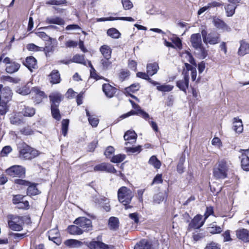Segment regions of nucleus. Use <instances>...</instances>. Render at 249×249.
Segmentation results:
<instances>
[{"instance_id": "nucleus-1", "label": "nucleus", "mask_w": 249, "mask_h": 249, "mask_svg": "<svg viewBox=\"0 0 249 249\" xmlns=\"http://www.w3.org/2000/svg\"><path fill=\"white\" fill-rule=\"evenodd\" d=\"M133 197L132 191L126 187H121L118 191V200L125 206V209L131 208V206L127 204L130 203Z\"/></svg>"}, {"instance_id": "nucleus-2", "label": "nucleus", "mask_w": 249, "mask_h": 249, "mask_svg": "<svg viewBox=\"0 0 249 249\" xmlns=\"http://www.w3.org/2000/svg\"><path fill=\"white\" fill-rule=\"evenodd\" d=\"M229 167L227 161L222 160L219 161L213 168L214 177L217 179H223L227 177Z\"/></svg>"}, {"instance_id": "nucleus-3", "label": "nucleus", "mask_w": 249, "mask_h": 249, "mask_svg": "<svg viewBox=\"0 0 249 249\" xmlns=\"http://www.w3.org/2000/svg\"><path fill=\"white\" fill-rule=\"evenodd\" d=\"M39 154L38 151L24 144L19 151V157L24 160H32Z\"/></svg>"}, {"instance_id": "nucleus-4", "label": "nucleus", "mask_w": 249, "mask_h": 249, "mask_svg": "<svg viewBox=\"0 0 249 249\" xmlns=\"http://www.w3.org/2000/svg\"><path fill=\"white\" fill-rule=\"evenodd\" d=\"M201 35L203 42L205 44L209 43L211 45H214L220 41V35L217 33H210L207 34V31L203 29L201 31Z\"/></svg>"}, {"instance_id": "nucleus-5", "label": "nucleus", "mask_w": 249, "mask_h": 249, "mask_svg": "<svg viewBox=\"0 0 249 249\" xmlns=\"http://www.w3.org/2000/svg\"><path fill=\"white\" fill-rule=\"evenodd\" d=\"M9 219L8 225L11 229L16 231H20L22 230L24 222L22 217L11 215Z\"/></svg>"}, {"instance_id": "nucleus-6", "label": "nucleus", "mask_w": 249, "mask_h": 249, "mask_svg": "<svg viewBox=\"0 0 249 249\" xmlns=\"http://www.w3.org/2000/svg\"><path fill=\"white\" fill-rule=\"evenodd\" d=\"M74 223L78 225L83 232H88L92 229L91 221L85 217L77 218L74 220Z\"/></svg>"}, {"instance_id": "nucleus-7", "label": "nucleus", "mask_w": 249, "mask_h": 249, "mask_svg": "<svg viewBox=\"0 0 249 249\" xmlns=\"http://www.w3.org/2000/svg\"><path fill=\"white\" fill-rule=\"evenodd\" d=\"M6 174L12 177H22L25 174V168L20 165H13L7 169Z\"/></svg>"}, {"instance_id": "nucleus-8", "label": "nucleus", "mask_w": 249, "mask_h": 249, "mask_svg": "<svg viewBox=\"0 0 249 249\" xmlns=\"http://www.w3.org/2000/svg\"><path fill=\"white\" fill-rule=\"evenodd\" d=\"M205 219H203V216L197 214L189 223L187 230L191 231L192 229H198L202 227L205 222Z\"/></svg>"}, {"instance_id": "nucleus-9", "label": "nucleus", "mask_w": 249, "mask_h": 249, "mask_svg": "<svg viewBox=\"0 0 249 249\" xmlns=\"http://www.w3.org/2000/svg\"><path fill=\"white\" fill-rule=\"evenodd\" d=\"M101 239V237H97V241H92L88 244V247L90 249H114L112 246H108L103 243L99 240Z\"/></svg>"}, {"instance_id": "nucleus-10", "label": "nucleus", "mask_w": 249, "mask_h": 249, "mask_svg": "<svg viewBox=\"0 0 249 249\" xmlns=\"http://www.w3.org/2000/svg\"><path fill=\"white\" fill-rule=\"evenodd\" d=\"M12 91L8 87H3L2 85H0V99L3 101H8L12 97Z\"/></svg>"}, {"instance_id": "nucleus-11", "label": "nucleus", "mask_w": 249, "mask_h": 249, "mask_svg": "<svg viewBox=\"0 0 249 249\" xmlns=\"http://www.w3.org/2000/svg\"><path fill=\"white\" fill-rule=\"evenodd\" d=\"M95 171H106L110 173H115L116 169L112 165L109 163H102L101 164L96 165L94 167Z\"/></svg>"}, {"instance_id": "nucleus-12", "label": "nucleus", "mask_w": 249, "mask_h": 249, "mask_svg": "<svg viewBox=\"0 0 249 249\" xmlns=\"http://www.w3.org/2000/svg\"><path fill=\"white\" fill-rule=\"evenodd\" d=\"M190 42L195 49H201L202 46L201 36L200 34H194L191 35Z\"/></svg>"}, {"instance_id": "nucleus-13", "label": "nucleus", "mask_w": 249, "mask_h": 249, "mask_svg": "<svg viewBox=\"0 0 249 249\" xmlns=\"http://www.w3.org/2000/svg\"><path fill=\"white\" fill-rule=\"evenodd\" d=\"M189 77L188 73H186L182 79L177 82V86L182 91L186 93V90L189 87Z\"/></svg>"}, {"instance_id": "nucleus-14", "label": "nucleus", "mask_w": 249, "mask_h": 249, "mask_svg": "<svg viewBox=\"0 0 249 249\" xmlns=\"http://www.w3.org/2000/svg\"><path fill=\"white\" fill-rule=\"evenodd\" d=\"M213 23L214 26L218 30H221L223 31L230 32L231 28L222 20L217 18H213Z\"/></svg>"}, {"instance_id": "nucleus-15", "label": "nucleus", "mask_w": 249, "mask_h": 249, "mask_svg": "<svg viewBox=\"0 0 249 249\" xmlns=\"http://www.w3.org/2000/svg\"><path fill=\"white\" fill-rule=\"evenodd\" d=\"M48 237L50 240L53 241L57 245H59L61 243L60 238V233L57 229H53L49 231L48 232Z\"/></svg>"}, {"instance_id": "nucleus-16", "label": "nucleus", "mask_w": 249, "mask_h": 249, "mask_svg": "<svg viewBox=\"0 0 249 249\" xmlns=\"http://www.w3.org/2000/svg\"><path fill=\"white\" fill-rule=\"evenodd\" d=\"M51 107H58L63 99L62 95L58 92L53 93L49 96Z\"/></svg>"}, {"instance_id": "nucleus-17", "label": "nucleus", "mask_w": 249, "mask_h": 249, "mask_svg": "<svg viewBox=\"0 0 249 249\" xmlns=\"http://www.w3.org/2000/svg\"><path fill=\"white\" fill-rule=\"evenodd\" d=\"M237 237L244 242H249V231L245 229H240L236 231Z\"/></svg>"}, {"instance_id": "nucleus-18", "label": "nucleus", "mask_w": 249, "mask_h": 249, "mask_svg": "<svg viewBox=\"0 0 249 249\" xmlns=\"http://www.w3.org/2000/svg\"><path fill=\"white\" fill-rule=\"evenodd\" d=\"M23 64L31 72L37 68V61L33 56L27 57Z\"/></svg>"}, {"instance_id": "nucleus-19", "label": "nucleus", "mask_w": 249, "mask_h": 249, "mask_svg": "<svg viewBox=\"0 0 249 249\" xmlns=\"http://www.w3.org/2000/svg\"><path fill=\"white\" fill-rule=\"evenodd\" d=\"M240 152H244L246 153L242 154L241 162L242 168L244 170L249 171V158L247 156V154H249V149L246 150H241Z\"/></svg>"}, {"instance_id": "nucleus-20", "label": "nucleus", "mask_w": 249, "mask_h": 249, "mask_svg": "<svg viewBox=\"0 0 249 249\" xmlns=\"http://www.w3.org/2000/svg\"><path fill=\"white\" fill-rule=\"evenodd\" d=\"M137 135L134 131H127L124 135V138L125 141L128 142L125 143V145H127L129 143H134L137 139Z\"/></svg>"}, {"instance_id": "nucleus-21", "label": "nucleus", "mask_w": 249, "mask_h": 249, "mask_svg": "<svg viewBox=\"0 0 249 249\" xmlns=\"http://www.w3.org/2000/svg\"><path fill=\"white\" fill-rule=\"evenodd\" d=\"M140 88V86L139 84L136 83L131 85L128 87H127L124 89V92L125 94H128V95L130 96L131 97H132L134 99H135L138 101H139V99L134 95H133L131 94L132 93H134L136 91H138Z\"/></svg>"}, {"instance_id": "nucleus-22", "label": "nucleus", "mask_w": 249, "mask_h": 249, "mask_svg": "<svg viewBox=\"0 0 249 249\" xmlns=\"http://www.w3.org/2000/svg\"><path fill=\"white\" fill-rule=\"evenodd\" d=\"M103 91L106 95L111 98L116 92V89L109 84H104L102 86Z\"/></svg>"}, {"instance_id": "nucleus-23", "label": "nucleus", "mask_w": 249, "mask_h": 249, "mask_svg": "<svg viewBox=\"0 0 249 249\" xmlns=\"http://www.w3.org/2000/svg\"><path fill=\"white\" fill-rule=\"evenodd\" d=\"M134 249H152V245L147 240L142 239L136 244Z\"/></svg>"}, {"instance_id": "nucleus-24", "label": "nucleus", "mask_w": 249, "mask_h": 249, "mask_svg": "<svg viewBox=\"0 0 249 249\" xmlns=\"http://www.w3.org/2000/svg\"><path fill=\"white\" fill-rule=\"evenodd\" d=\"M159 69V65L156 62L148 63L146 66V72L150 76H153L158 72Z\"/></svg>"}, {"instance_id": "nucleus-25", "label": "nucleus", "mask_w": 249, "mask_h": 249, "mask_svg": "<svg viewBox=\"0 0 249 249\" xmlns=\"http://www.w3.org/2000/svg\"><path fill=\"white\" fill-rule=\"evenodd\" d=\"M46 22L48 24H54L59 25H63L65 23L64 20L58 17H48L46 19Z\"/></svg>"}, {"instance_id": "nucleus-26", "label": "nucleus", "mask_w": 249, "mask_h": 249, "mask_svg": "<svg viewBox=\"0 0 249 249\" xmlns=\"http://www.w3.org/2000/svg\"><path fill=\"white\" fill-rule=\"evenodd\" d=\"M100 52L104 58L110 59L111 56L112 50L107 45H104L100 48Z\"/></svg>"}, {"instance_id": "nucleus-27", "label": "nucleus", "mask_w": 249, "mask_h": 249, "mask_svg": "<svg viewBox=\"0 0 249 249\" xmlns=\"http://www.w3.org/2000/svg\"><path fill=\"white\" fill-rule=\"evenodd\" d=\"M20 67L19 64L15 61H12L10 65L6 66L5 70L9 73H13L17 72L19 70Z\"/></svg>"}, {"instance_id": "nucleus-28", "label": "nucleus", "mask_w": 249, "mask_h": 249, "mask_svg": "<svg viewBox=\"0 0 249 249\" xmlns=\"http://www.w3.org/2000/svg\"><path fill=\"white\" fill-rule=\"evenodd\" d=\"M129 102L131 103L133 108L135 110H137L138 111H139V112L141 113V116L145 120H147L150 118L149 114L142 110L139 105L135 104L134 102L131 100H129Z\"/></svg>"}, {"instance_id": "nucleus-29", "label": "nucleus", "mask_w": 249, "mask_h": 249, "mask_svg": "<svg viewBox=\"0 0 249 249\" xmlns=\"http://www.w3.org/2000/svg\"><path fill=\"white\" fill-rule=\"evenodd\" d=\"M249 51V44L244 41H240V46L238 53L239 55L243 56L247 54Z\"/></svg>"}, {"instance_id": "nucleus-30", "label": "nucleus", "mask_w": 249, "mask_h": 249, "mask_svg": "<svg viewBox=\"0 0 249 249\" xmlns=\"http://www.w3.org/2000/svg\"><path fill=\"white\" fill-rule=\"evenodd\" d=\"M233 129L234 131L237 133H240L243 131V126L241 120L237 119V118H234Z\"/></svg>"}, {"instance_id": "nucleus-31", "label": "nucleus", "mask_w": 249, "mask_h": 249, "mask_svg": "<svg viewBox=\"0 0 249 249\" xmlns=\"http://www.w3.org/2000/svg\"><path fill=\"white\" fill-rule=\"evenodd\" d=\"M67 230L68 232L72 235H80L83 233L79 226L76 224L69 226Z\"/></svg>"}, {"instance_id": "nucleus-32", "label": "nucleus", "mask_w": 249, "mask_h": 249, "mask_svg": "<svg viewBox=\"0 0 249 249\" xmlns=\"http://www.w3.org/2000/svg\"><path fill=\"white\" fill-rule=\"evenodd\" d=\"M167 197V194L165 192H160L154 195L153 197V203L155 204H160Z\"/></svg>"}, {"instance_id": "nucleus-33", "label": "nucleus", "mask_w": 249, "mask_h": 249, "mask_svg": "<svg viewBox=\"0 0 249 249\" xmlns=\"http://www.w3.org/2000/svg\"><path fill=\"white\" fill-rule=\"evenodd\" d=\"M181 56L183 61H185V60H186L194 66L196 67V64L194 58L189 52L182 53Z\"/></svg>"}, {"instance_id": "nucleus-34", "label": "nucleus", "mask_w": 249, "mask_h": 249, "mask_svg": "<svg viewBox=\"0 0 249 249\" xmlns=\"http://www.w3.org/2000/svg\"><path fill=\"white\" fill-rule=\"evenodd\" d=\"M52 84H57L60 82V74L57 70H53L50 75Z\"/></svg>"}, {"instance_id": "nucleus-35", "label": "nucleus", "mask_w": 249, "mask_h": 249, "mask_svg": "<svg viewBox=\"0 0 249 249\" xmlns=\"http://www.w3.org/2000/svg\"><path fill=\"white\" fill-rule=\"evenodd\" d=\"M149 76H150V75L148 74L147 72H146V73L142 72H138L137 73V77L148 80L149 83H150L154 86L157 85L159 84V82H156V81L152 80L151 78H149Z\"/></svg>"}, {"instance_id": "nucleus-36", "label": "nucleus", "mask_w": 249, "mask_h": 249, "mask_svg": "<svg viewBox=\"0 0 249 249\" xmlns=\"http://www.w3.org/2000/svg\"><path fill=\"white\" fill-rule=\"evenodd\" d=\"M32 85L33 83L31 82L28 83L25 86L18 90V93L23 95H28V94L30 93L31 92L30 88H31Z\"/></svg>"}, {"instance_id": "nucleus-37", "label": "nucleus", "mask_w": 249, "mask_h": 249, "mask_svg": "<svg viewBox=\"0 0 249 249\" xmlns=\"http://www.w3.org/2000/svg\"><path fill=\"white\" fill-rule=\"evenodd\" d=\"M65 245L71 248H77L80 247L82 243L75 239H68L65 241Z\"/></svg>"}, {"instance_id": "nucleus-38", "label": "nucleus", "mask_w": 249, "mask_h": 249, "mask_svg": "<svg viewBox=\"0 0 249 249\" xmlns=\"http://www.w3.org/2000/svg\"><path fill=\"white\" fill-rule=\"evenodd\" d=\"M70 61L71 62L80 63L84 65H87V63L85 60L84 56L83 55L77 54L73 56L72 59L70 60Z\"/></svg>"}, {"instance_id": "nucleus-39", "label": "nucleus", "mask_w": 249, "mask_h": 249, "mask_svg": "<svg viewBox=\"0 0 249 249\" xmlns=\"http://www.w3.org/2000/svg\"><path fill=\"white\" fill-rule=\"evenodd\" d=\"M108 225L110 229L117 230L119 227V219L115 217H111L108 220Z\"/></svg>"}, {"instance_id": "nucleus-40", "label": "nucleus", "mask_w": 249, "mask_h": 249, "mask_svg": "<svg viewBox=\"0 0 249 249\" xmlns=\"http://www.w3.org/2000/svg\"><path fill=\"white\" fill-rule=\"evenodd\" d=\"M27 193V195L30 196H35L40 193L39 190L37 189L36 186L34 184H31L28 186Z\"/></svg>"}, {"instance_id": "nucleus-41", "label": "nucleus", "mask_w": 249, "mask_h": 249, "mask_svg": "<svg viewBox=\"0 0 249 249\" xmlns=\"http://www.w3.org/2000/svg\"><path fill=\"white\" fill-rule=\"evenodd\" d=\"M157 86V89L160 91L162 92H169L173 90L174 88V86L171 85L167 84H163L162 85H160V84Z\"/></svg>"}, {"instance_id": "nucleus-42", "label": "nucleus", "mask_w": 249, "mask_h": 249, "mask_svg": "<svg viewBox=\"0 0 249 249\" xmlns=\"http://www.w3.org/2000/svg\"><path fill=\"white\" fill-rule=\"evenodd\" d=\"M86 114L88 117V121L89 123L92 125L93 127H96L99 123V119L93 117V116L90 115L89 111L86 109Z\"/></svg>"}, {"instance_id": "nucleus-43", "label": "nucleus", "mask_w": 249, "mask_h": 249, "mask_svg": "<svg viewBox=\"0 0 249 249\" xmlns=\"http://www.w3.org/2000/svg\"><path fill=\"white\" fill-rule=\"evenodd\" d=\"M58 107H51V113L53 117L57 121H60L61 116Z\"/></svg>"}, {"instance_id": "nucleus-44", "label": "nucleus", "mask_w": 249, "mask_h": 249, "mask_svg": "<svg viewBox=\"0 0 249 249\" xmlns=\"http://www.w3.org/2000/svg\"><path fill=\"white\" fill-rule=\"evenodd\" d=\"M107 34L113 38H119L121 36L120 33L114 28L109 29L107 31Z\"/></svg>"}, {"instance_id": "nucleus-45", "label": "nucleus", "mask_w": 249, "mask_h": 249, "mask_svg": "<svg viewBox=\"0 0 249 249\" xmlns=\"http://www.w3.org/2000/svg\"><path fill=\"white\" fill-rule=\"evenodd\" d=\"M62 125V133L64 136H66L67 134L68 127L69 125V119H63L61 122Z\"/></svg>"}, {"instance_id": "nucleus-46", "label": "nucleus", "mask_w": 249, "mask_h": 249, "mask_svg": "<svg viewBox=\"0 0 249 249\" xmlns=\"http://www.w3.org/2000/svg\"><path fill=\"white\" fill-rule=\"evenodd\" d=\"M149 163L154 166L157 169H159L161 166L160 161L157 159L156 156H152L149 160Z\"/></svg>"}, {"instance_id": "nucleus-47", "label": "nucleus", "mask_w": 249, "mask_h": 249, "mask_svg": "<svg viewBox=\"0 0 249 249\" xmlns=\"http://www.w3.org/2000/svg\"><path fill=\"white\" fill-rule=\"evenodd\" d=\"M22 113L24 116L32 117L35 114V110L33 107H25L22 111Z\"/></svg>"}, {"instance_id": "nucleus-48", "label": "nucleus", "mask_w": 249, "mask_h": 249, "mask_svg": "<svg viewBox=\"0 0 249 249\" xmlns=\"http://www.w3.org/2000/svg\"><path fill=\"white\" fill-rule=\"evenodd\" d=\"M207 230L212 234L219 233L222 231V229L220 226L216 225L208 227Z\"/></svg>"}, {"instance_id": "nucleus-49", "label": "nucleus", "mask_w": 249, "mask_h": 249, "mask_svg": "<svg viewBox=\"0 0 249 249\" xmlns=\"http://www.w3.org/2000/svg\"><path fill=\"white\" fill-rule=\"evenodd\" d=\"M125 158V155L124 154H118L114 156L111 161L114 163H119L123 161Z\"/></svg>"}, {"instance_id": "nucleus-50", "label": "nucleus", "mask_w": 249, "mask_h": 249, "mask_svg": "<svg viewBox=\"0 0 249 249\" xmlns=\"http://www.w3.org/2000/svg\"><path fill=\"white\" fill-rule=\"evenodd\" d=\"M236 7L233 5L228 4L226 7L225 9L227 13V16L228 17L232 16L234 12Z\"/></svg>"}, {"instance_id": "nucleus-51", "label": "nucleus", "mask_w": 249, "mask_h": 249, "mask_svg": "<svg viewBox=\"0 0 249 249\" xmlns=\"http://www.w3.org/2000/svg\"><path fill=\"white\" fill-rule=\"evenodd\" d=\"M122 3L124 9L125 10L131 9L133 6L132 2L130 0H122Z\"/></svg>"}, {"instance_id": "nucleus-52", "label": "nucleus", "mask_w": 249, "mask_h": 249, "mask_svg": "<svg viewBox=\"0 0 249 249\" xmlns=\"http://www.w3.org/2000/svg\"><path fill=\"white\" fill-rule=\"evenodd\" d=\"M9 235L10 238L15 240L16 242H18L19 239L23 238L25 235L24 234L13 232L10 233Z\"/></svg>"}, {"instance_id": "nucleus-53", "label": "nucleus", "mask_w": 249, "mask_h": 249, "mask_svg": "<svg viewBox=\"0 0 249 249\" xmlns=\"http://www.w3.org/2000/svg\"><path fill=\"white\" fill-rule=\"evenodd\" d=\"M43 50L45 52L46 54L47 53L52 52L54 50V46L52 45V42L49 40L46 43L45 47L43 48Z\"/></svg>"}, {"instance_id": "nucleus-54", "label": "nucleus", "mask_w": 249, "mask_h": 249, "mask_svg": "<svg viewBox=\"0 0 249 249\" xmlns=\"http://www.w3.org/2000/svg\"><path fill=\"white\" fill-rule=\"evenodd\" d=\"M10 122L13 124L18 125L22 123L23 121L18 116L15 115L10 119Z\"/></svg>"}, {"instance_id": "nucleus-55", "label": "nucleus", "mask_w": 249, "mask_h": 249, "mask_svg": "<svg viewBox=\"0 0 249 249\" xmlns=\"http://www.w3.org/2000/svg\"><path fill=\"white\" fill-rule=\"evenodd\" d=\"M101 63L103 66L104 69H107L110 67L111 65V62L109 61V59L105 58L102 59L101 60Z\"/></svg>"}, {"instance_id": "nucleus-56", "label": "nucleus", "mask_w": 249, "mask_h": 249, "mask_svg": "<svg viewBox=\"0 0 249 249\" xmlns=\"http://www.w3.org/2000/svg\"><path fill=\"white\" fill-rule=\"evenodd\" d=\"M32 93H35L38 97L41 98H44L45 96V93L42 91H40L37 88H33L32 89Z\"/></svg>"}, {"instance_id": "nucleus-57", "label": "nucleus", "mask_w": 249, "mask_h": 249, "mask_svg": "<svg viewBox=\"0 0 249 249\" xmlns=\"http://www.w3.org/2000/svg\"><path fill=\"white\" fill-rule=\"evenodd\" d=\"M125 149L126 152L130 153H140L142 150L141 146H138L135 147H127Z\"/></svg>"}, {"instance_id": "nucleus-58", "label": "nucleus", "mask_w": 249, "mask_h": 249, "mask_svg": "<svg viewBox=\"0 0 249 249\" xmlns=\"http://www.w3.org/2000/svg\"><path fill=\"white\" fill-rule=\"evenodd\" d=\"M134 115L141 116V113L139 112V111H138L137 110H131L130 111H129L125 114H123L120 117L122 119H124V118L128 117L131 115Z\"/></svg>"}, {"instance_id": "nucleus-59", "label": "nucleus", "mask_w": 249, "mask_h": 249, "mask_svg": "<svg viewBox=\"0 0 249 249\" xmlns=\"http://www.w3.org/2000/svg\"><path fill=\"white\" fill-rule=\"evenodd\" d=\"M15 183L17 184H19L21 185H24L28 186L31 184L30 182L26 181L25 180L21 179H16L14 181Z\"/></svg>"}, {"instance_id": "nucleus-60", "label": "nucleus", "mask_w": 249, "mask_h": 249, "mask_svg": "<svg viewBox=\"0 0 249 249\" xmlns=\"http://www.w3.org/2000/svg\"><path fill=\"white\" fill-rule=\"evenodd\" d=\"M222 236L224 238V242L231 241L232 240V239L231 237L230 231L229 230H227L225 231L222 234Z\"/></svg>"}, {"instance_id": "nucleus-61", "label": "nucleus", "mask_w": 249, "mask_h": 249, "mask_svg": "<svg viewBox=\"0 0 249 249\" xmlns=\"http://www.w3.org/2000/svg\"><path fill=\"white\" fill-rule=\"evenodd\" d=\"M162 181H163V180L162 178L161 174H158L154 178L151 183V185H153L154 183H156V184L161 183L162 182Z\"/></svg>"}, {"instance_id": "nucleus-62", "label": "nucleus", "mask_w": 249, "mask_h": 249, "mask_svg": "<svg viewBox=\"0 0 249 249\" xmlns=\"http://www.w3.org/2000/svg\"><path fill=\"white\" fill-rule=\"evenodd\" d=\"M18 208L19 209H28L29 204L28 201H21L18 204Z\"/></svg>"}, {"instance_id": "nucleus-63", "label": "nucleus", "mask_w": 249, "mask_h": 249, "mask_svg": "<svg viewBox=\"0 0 249 249\" xmlns=\"http://www.w3.org/2000/svg\"><path fill=\"white\" fill-rule=\"evenodd\" d=\"M20 131L22 134L25 135H30L34 133V131L29 127H25L21 129Z\"/></svg>"}, {"instance_id": "nucleus-64", "label": "nucleus", "mask_w": 249, "mask_h": 249, "mask_svg": "<svg viewBox=\"0 0 249 249\" xmlns=\"http://www.w3.org/2000/svg\"><path fill=\"white\" fill-rule=\"evenodd\" d=\"M205 249H220V248L217 246V244L213 242L208 244Z\"/></svg>"}]
</instances>
